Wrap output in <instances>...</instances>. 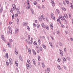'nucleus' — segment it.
Wrapping results in <instances>:
<instances>
[{
    "label": "nucleus",
    "mask_w": 73,
    "mask_h": 73,
    "mask_svg": "<svg viewBox=\"0 0 73 73\" xmlns=\"http://www.w3.org/2000/svg\"><path fill=\"white\" fill-rule=\"evenodd\" d=\"M27 62L29 64L28 65L27 64L26 65L27 66V69H29V68H31V67H32V65H31V64H30V63H31V61H30V60H27Z\"/></svg>",
    "instance_id": "obj_1"
},
{
    "label": "nucleus",
    "mask_w": 73,
    "mask_h": 73,
    "mask_svg": "<svg viewBox=\"0 0 73 73\" xmlns=\"http://www.w3.org/2000/svg\"><path fill=\"white\" fill-rule=\"evenodd\" d=\"M12 7H13V11H15L16 9V5L15 4H13L12 5Z\"/></svg>",
    "instance_id": "obj_2"
},
{
    "label": "nucleus",
    "mask_w": 73,
    "mask_h": 73,
    "mask_svg": "<svg viewBox=\"0 0 73 73\" xmlns=\"http://www.w3.org/2000/svg\"><path fill=\"white\" fill-rule=\"evenodd\" d=\"M59 19H60L62 20H64L65 17L64 16H63V17H62V16H60L59 17Z\"/></svg>",
    "instance_id": "obj_3"
},
{
    "label": "nucleus",
    "mask_w": 73,
    "mask_h": 73,
    "mask_svg": "<svg viewBox=\"0 0 73 73\" xmlns=\"http://www.w3.org/2000/svg\"><path fill=\"white\" fill-rule=\"evenodd\" d=\"M51 1L52 2V6L54 7V6H55V3H54V2L53 0H51Z\"/></svg>",
    "instance_id": "obj_4"
},
{
    "label": "nucleus",
    "mask_w": 73,
    "mask_h": 73,
    "mask_svg": "<svg viewBox=\"0 0 73 73\" xmlns=\"http://www.w3.org/2000/svg\"><path fill=\"white\" fill-rule=\"evenodd\" d=\"M5 58H8V53H6L5 55Z\"/></svg>",
    "instance_id": "obj_5"
},
{
    "label": "nucleus",
    "mask_w": 73,
    "mask_h": 73,
    "mask_svg": "<svg viewBox=\"0 0 73 73\" xmlns=\"http://www.w3.org/2000/svg\"><path fill=\"white\" fill-rule=\"evenodd\" d=\"M51 17L53 19V20H55V18L54 17V15L53 14H52L51 15Z\"/></svg>",
    "instance_id": "obj_6"
},
{
    "label": "nucleus",
    "mask_w": 73,
    "mask_h": 73,
    "mask_svg": "<svg viewBox=\"0 0 73 73\" xmlns=\"http://www.w3.org/2000/svg\"><path fill=\"white\" fill-rule=\"evenodd\" d=\"M19 32V29H17L15 30V34H16L17 33H18Z\"/></svg>",
    "instance_id": "obj_7"
},
{
    "label": "nucleus",
    "mask_w": 73,
    "mask_h": 73,
    "mask_svg": "<svg viewBox=\"0 0 73 73\" xmlns=\"http://www.w3.org/2000/svg\"><path fill=\"white\" fill-rule=\"evenodd\" d=\"M50 26L51 29L53 30V28H54L53 25V24L51 23L50 24Z\"/></svg>",
    "instance_id": "obj_8"
},
{
    "label": "nucleus",
    "mask_w": 73,
    "mask_h": 73,
    "mask_svg": "<svg viewBox=\"0 0 73 73\" xmlns=\"http://www.w3.org/2000/svg\"><path fill=\"white\" fill-rule=\"evenodd\" d=\"M42 27L43 28H46V26L44 25V24L43 23L42 24Z\"/></svg>",
    "instance_id": "obj_9"
},
{
    "label": "nucleus",
    "mask_w": 73,
    "mask_h": 73,
    "mask_svg": "<svg viewBox=\"0 0 73 73\" xmlns=\"http://www.w3.org/2000/svg\"><path fill=\"white\" fill-rule=\"evenodd\" d=\"M42 27L43 28H46V26L44 25V24L43 23L42 24Z\"/></svg>",
    "instance_id": "obj_10"
},
{
    "label": "nucleus",
    "mask_w": 73,
    "mask_h": 73,
    "mask_svg": "<svg viewBox=\"0 0 73 73\" xmlns=\"http://www.w3.org/2000/svg\"><path fill=\"white\" fill-rule=\"evenodd\" d=\"M7 45L9 48H11V46H12V45L10 44L9 42H8L7 43Z\"/></svg>",
    "instance_id": "obj_11"
},
{
    "label": "nucleus",
    "mask_w": 73,
    "mask_h": 73,
    "mask_svg": "<svg viewBox=\"0 0 73 73\" xmlns=\"http://www.w3.org/2000/svg\"><path fill=\"white\" fill-rule=\"evenodd\" d=\"M9 32L10 34L11 35H12V30L11 29H9Z\"/></svg>",
    "instance_id": "obj_12"
},
{
    "label": "nucleus",
    "mask_w": 73,
    "mask_h": 73,
    "mask_svg": "<svg viewBox=\"0 0 73 73\" xmlns=\"http://www.w3.org/2000/svg\"><path fill=\"white\" fill-rule=\"evenodd\" d=\"M27 22H24L23 23V25H24V26H25V25H27Z\"/></svg>",
    "instance_id": "obj_13"
},
{
    "label": "nucleus",
    "mask_w": 73,
    "mask_h": 73,
    "mask_svg": "<svg viewBox=\"0 0 73 73\" xmlns=\"http://www.w3.org/2000/svg\"><path fill=\"white\" fill-rule=\"evenodd\" d=\"M33 63L35 65H36V62L35 61V59H33Z\"/></svg>",
    "instance_id": "obj_14"
},
{
    "label": "nucleus",
    "mask_w": 73,
    "mask_h": 73,
    "mask_svg": "<svg viewBox=\"0 0 73 73\" xmlns=\"http://www.w3.org/2000/svg\"><path fill=\"white\" fill-rule=\"evenodd\" d=\"M70 5L72 9H73V5H72V3H71L70 4Z\"/></svg>",
    "instance_id": "obj_15"
},
{
    "label": "nucleus",
    "mask_w": 73,
    "mask_h": 73,
    "mask_svg": "<svg viewBox=\"0 0 73 73\" xmlns=\"http://www.w3.org/2000/svg\"><path fill=\"white\" fill-rule=\"evenodd\" d=\"M1 37L2 39L3 40V41H4V35H2L1 36Z\"/></svg>",
    "instance_id": "obj_16"
},
{
    "label": "nucleus",
    "mask_w": 73,
    "mask_h": 73,
    "mask_svg": "<svg viewBox=\"0 0 73 73\" xmlns=\"http://www.w3.org/2000/svg\"><path fill=\"white\" fill-rule=\"evenodd\" d=\"M15 52L16 54H18V52H17V50H16V48H15Z\"/></svg>",
    "instance_id": "obj_17"
},
{
    "label": "nucleus",
    "mask_w": 73,
    "mask_h": 73,
    "mask_svg": "<svg viewBox=\"0 0 73 73\" xmlns=\"http://www.w3.org/2000/svg\"><path fill=\"white\" fill-rule=\"evenodd\" d=\"M50 44V45L51 46L52 48H53V46L52 45V42H49Z\"/></svg>",
    "instance_id": "obj_18"
},
{
    "label": "nucleus",
    "mask_w": 73,
    "mask_h": 73,
    "mask_svg": "<svg viewBox=\"0 0 73 73\" xmlns=\"http://www.w3.org/2000/svg\"><path fill=\"white\" fill-rule=\"evenodd\" d=\"M28 52L30 54H31V49L30 48L28 50Z\"/></svg>",
    "instance_id": "obj_19"
},
{
    "label": "nucleus",
    "mask_w": 73,
    "mask_h": 73,
    "mask_svg": "<svg viewBox=\"0 0 73 73\" xmlns=\"http://www.w3.org/2000/svg\"><path fill=\"white\" fill-rule=\"evenodd\" d=\"M17 11L18 12V13H20V11H19V8H17Z\"/></svg>",
    "instance_id": "obj_20"
},
{
    "label": "nucleus",
    "mask_w": 73,
    "mask_h": 73,
    "mask_svg": "<svg viewBox=\"0 0 73 73\" xmlns=\"http://www.w3.org/2000/svg\"><path fill=\"white\" fill-rule=\"evenodd\" d=\"M3 7H1L0 10V12L1 13L3 11Z\"/></svg>",
    "instance_id": "obj_21"
},
{
    "label": "nucleus",
    "mask_w": 73,
    "mask_h": 73,
    "mask_svg": "<svg viewBox=\"0 0 73 73\" xmlns=\"http://www.w3.org/2000/svg\"><path fill=\"white\" fill-rule=\"evenodd\" d=\"M57 67L58 68L59 70H61V67H60V65H58Z\"/></svg>",
    "instance_id": "obj_22"
},
{
    "label": "nucleus",
    "mask_w": 73,
    "mask_h": 73,
    "mask_svg": "<svg viewBox=\"0 0 73 73\" xmlns=\"http://www.w3.org/2000/svg\"><path fill=\"white\" fill-rule=\"evenodd\" d=\"M62 9L64 11H66V8H65L64 7H62Z\"/></svg>",
    "instance_id": "obj_23"
},
{
    "label": "nucleus",
    "mask_w": 73,
    "mask_h": 73,
    "mask_svg": "<svg viewBox=\"0 0 73 73\" xmlns=\"http://www.w3.org/2000/svg\"><path fill=\"white\" fill-rule=\"evenodd\" d=\"M46 27L47 30H49V26L48 25H46Z\"/></svg>",
    "instance_id": "obj_24"
},
{
    "label": "nucleus",
    "mask_w": 73,
    "mask_h": 73,
    "mask_svg": "<svg viewBox=\"0 0 73 73\" xmlns=\"http://www.w3.org/2000/svg\"><path fill=\"white\" fill-rule=\"evenodd\" d=\"M33 43V41L32 40H30L29 42V44H32Z\"/></svg>",
    "instance_id": "obj_25"
},
{
    "label": "nucleus",
    "mask_w": 73,
    "mask_h": 73,
    "mask_svg": "<svg viewBox=\"0 0 73 73\" xmlns=\"http://www.w3.org/2000/svg\"><path fill=\"white\" fill-rule=\"evenodd\" d=\"M65 17L66 18V19H68V15L66 14H64Z\"/></svg>",
    "instance_id": "obj_26"
},
{
    "label": "nucleus",
    "mask_w": 73,
    "mask_h": 73,
    "mask_svg": "<svg viewBox=\"0 0 73 73\" xmlns=\"http://www.w3.org/2000/svg\"><path fill=\"white\" fill-rule=\"evenodd\" d=\"M42 46L44 49H46V46L44 45L43 44Z\"/></svg>",
    "instance_id": "obj_27"
},
{
    "label": "nucleus",
    "mask_w": 73,
    "mask_h": 73,
    "mask_svg": "<svg viewBox=\"0 0 73 73\" xmlns=\"http://www.w3.org/2000/svg\"><path fill=\"white\" fill-rule=\"evenodd\" d=\"M36 27L37 28H40V24H37L36 25Z\"/></svg>",
    "instance_id": "obj_28"
},
{
    "label": "nucleus",
    "mask_w": 73,
    "mask_h": 73,
    "mask_svg": "<svg viewBox=\"0 0 73 73\" xmlns=\"http://www.w3.org/2000/svg\"><path fill=\"white\" fill-rule=\"evenodd\" d=\"M33 44L35 45H37V42L36 41H35Z\"/></svg>",
    "instance_id": "obj_29"
},
{
    "label": "nucleus",
    "mask_w": 73,
    "mask_h": 73,
    "mask_svg": "<svg viewBox=\"0 0 73 73\" xmlns=\"http://www.w3.org/2000/svg\"><path fill=\"white\" fill-rule=\"evenodd\" d=\"M19 58L20 60H21V61H23V59L21 58V56H19Z\"/></svg>",
    "instance_id": "obj_30"
},
{
    "label": "nucleus",
    "mask_w": 73,
    "mask_h": 73,
    "mask_svg": "<svg viewBox=\"0 0 73 73\" xmlns=\"http://www.w3.org/2000/svg\"><path fill=\"white\" fill-rule=\"evenodd\" d=\"M6 64L7 66H9V62H8V61H7L6 62Z\"/></svg>",
    "instance_id": "obj_31"
},
{
    "label": "nucleus",
    "mask_w": 73,
    "mask_h": 73,
    "mask_svg": "<svg viewBox=\"0 0 73 73\" xmlns=\"http://www.w3.org/2000/svg\"><path fill=\"white\" fill-rule=\"evenodd\" d=\"M63 60L64 61H63V63H64L65 62L64 61H66V59H65V58H63Z\"/></svg>",
    "instance_id": "obj_32"
},
{
    "label": "nucleus",
    "mask_w": 73,
    "mask_h": 73,
    "mask_svg": "<svg viewBox=\"0 0 73 73\" xmlns=\"http://www.w3.org/2000/svg\"><path fill=\"white\" fill-rule=\"evenodd\" d=\"M58 62H60L61 61V58H59L58 60Z\"/></svg>",
    "instance_id": "obj_33"
},
{
    "label": "nucleus",
    "mask_w": 73,
    "mask_h": 73,
    "mask_svg": "<svg viewBox=\"0 0 73 73\" xmlns=\"http://www.w3.org/2000/svg\"><path fill=\"white\" fill-rule=\"evenodd\" d=\"M13 41L12 40V39H10L9 40V42H11V43H12Z\"/></svg>",
    "instance_id": "obj_34"
},
{
    "label": "nucleus",
    "mask_w": 73,
    "mask_h": 73,
    "mask_svg": "<svg viewBox=\"0 0 73 73\" xmlns=\"http://www.w3.org/2000/svg\"><path fill=\"white\" fill-rule=\"evenodd\" d=\"M31 11L32 13V14H33L34 12V11H33V9H31Z\"/></svg>",
    "instance_id": "obj_35"
},
{
    "label": "nucleus",
    "mask_w": 73,
    "mask_h": 73,
    "mask_svg": "<svg viewBox=\"0 0 73 73\" xmlns=\"http://www.w3.org/2000/svg\"><path fill=\"white\" fill-rule=\"evenodd\" d=\"M42 67H43V68H44L45 67V65L43 63H42Z\"/></svg>",
    "instance_id": "obj_36"
},
{
    "label": "nucleus",
    "mask_w": 73,
    "mask_h": 73,
    "mask_svg": "<svg viewBox=\"0 0 73 73\" xmlns=\"http://www.w3.org/2000/svg\"><path fill=\"white\" fill-rule=\"evenodd\" d=\"M15 63L16 66H19V65H18V63H17V62L16 61H15Z\"/></svg>",
    "instance_id": "obj_37"
},
{
    "label": "nucleus",
    "mask_w": 73,
    "mask_h": 73,
    "mask_svg": "<svg viewBox=\"0 0 73 73\" xmlns=\"http://www.w3.org/2000/svg\"><path fill=\"white\" fill-rule=\"evenodd\" d=\"M27 3L28 5H29V1H27Z\"/></svg>",
    "instance_id": "obj_38"
},
{
    "label": "nucleus",
    "mask_w": 73,
    "mask_h": 73,
    "mask_svg": "<svg viewBox=\"0 0 73 73\" xmlns=\"http://www.w3.org/2000/svg\"><path fill=\"white\" fill-rule=\"evenodd\" d=\"M17 23L18 24H19V19H17Z\"/></svg>",
    "instance_id": "obj_39"
},
{
    "label": "nucleus",
    "mask_w": 73,
    "mask_h": 73,
    "mask_svg": "<svg viewBox=\"0 0 73 73\" xmlns=\"http://www.w3.org/2000/svg\"><path fill=\"white\" fill-rule=\"evenodd\" d=\"M65 1L66 2V3L68 4H69V1L68 0H65Z\"/></svg>",
    "instance_id": "obj_40"
},
{
    "label": "nucleus",
    "mask_w": 73,
    "mask_h": 73,
    "mask_svg": "<svg viewBox=\"0 0 73 73\" xmlns=\"http://www.w3.org/2000/svg\"><path fill=\"white\" fill-rule=\"evenodd\" d=\"M34 5H37V2L35 1L34 2Z\"/></svg>",
    "instance_id": "obj_41"
},
{
    "label": "nucleus",
    "mask_w": 73,
    "mask_h": 73,
    "mask_svg": "<svg viewBox=\"0 0 73 73\" xmlns=\"http://www.w3.org/2000/svg\"><path fill=\"white\" fill-rule=\"evenodd\" d=\"M27 28L28 31H30V28H29V26H27Z\"/></svg>",
    "instance_id": "obj_42"
},
{
    "label": "nucleus",
    "mask_w": 73,
    "mask_h": 73,
    "mask_svg": "<svg viewBox=\"0 0 73 73\" xmlns=\"http://www.w3.org/2000/svg\"><path fill=\"white\" fill-rule=\"evenodd\" d=\"M38 42L39 44H41V43L40 42H41V40H40V39H38Z\"/></svg>",
    "instance_id": "obj_43"
},
{
    "label": "nucleus",
    "mask_w": 73,
    "mask_h": 73,
    "mask_svg": "<svg viewBox=\"0 0 73 73\" xmlns=\"http://www.w3.org/2000/svg\"><path fill=\"white\" fill-rule=\"evenodd\" d=\"M38 60L39 61H40V60H41V59H40V56H38Z\"/></svg>",
    "instance_id": "obj_44"
},
{
    "label": "nucleus",
    "mask_w": 73,
    "mask_h": 73,
    "mask_svg": "<svg viewBox=\"0 0 73 73\" xmlns=\"http://www.w3.org/2000/svg\"><path fill=\"white\" fill-rule=\"evenodd\" d=\"M15 16V15L13 14V16H12V19L13 20L14 19V16Z\"/></svg>",
    "instance_id": "obj_45"
},
{
    "label": "nucleus",
    "mask_w": 73,
    "mask_h": 73,
    "mask_svg": "<svg viewBox=\"0 0 73 73\" xmlns=\"http://www.w3.org/2000/svg\"><path fill=\"white\" fill-rule=\"evenodd\" d=\"M41 17H42V18L44 20H45V18L44 17V16L43 15H41Z\"/></svg>",
    "instance_id": "obj_46"
},
{
    "label": "nucleus",
    "mask_w": 73,
    "mask_h": 73,
    "mask_svg": "<svg viewBox=\"0 0 73 73\" xmlns=\"http://www.w3.org/2000/svg\"><path fill=\"white\" fill-rule=\"evenodd\" d=\"M38 8L39 9H41V7L39 5H38Z\"/></svg>",
    "instance_id": "obj_47"
},
{
    "label": "nucleus",
    "mask_w": 73,
    "mask_h": 73,
    "mask_svg": "<svg viewBox=\"0 0 73 73\" xmlns=\"http://www.w3.org/2000/svg\"><path fill=\"white\" fill-rule=\"evenodd\" d=\"M9 62H12V59L11 58L9 59Z\"/></svg>",
    "instance_id": "obj_48"
},
{
    "label": "nucleus",
    "mask_w": 73,
    "mask_h": 73,
    "mask_svg": "<svg viewBox=\"0 0 73 73\" xmlns=\"http://www.w3.org/2000/svg\"><path fill=\"white\" fill-rule=\"evenodd\" d=\"M61 26L62 28H64V25H61Z\"/></svg>",
    "instance_id": "obj_49"
},
{
    "label": "nucleus",
    "mask_w": 73,
    "mask_h": 73,
    "mask_svg": "<svg viewBox=\"0 0 73 73\" xmlns=\"http://www.w3.org/2000/svg\"><path fill=\"white\" fill-rule=\"evenodd\" d=\"M13 23L12 22H9V24L10 25H11V24H12Z\"/></svg>",
    "instance_id": "obj_50"
},
{
    "label": "nucleus",
    "mask_w": 73,
    "mask_h": 73,
    "mask_svg": "<svg viewBox=\"0 0 73 73\" xmlns=\"http://www.w3.org/2000/svg\"><path fill=\"white\" fill-rule=\"evenodd\" d=\"M63 3L64 4V5H66V3H65V1H63Z\"/></svg>",
    "instance_id": "obj_51"
},
{
    "label": "nucleus",
    "mask_w": 73,
    "mask_h": 73,
    "mask_svg": "<svg viewBox=\"0 0 73 73\" xmlns=\"http://www.w3.org/2000/svg\"><path fill=\"white\" fill-rule=\"evenodd\" d=\"M18 16V14L16 13L15 14V17H17Z\"/></svg>",
    "instance_id": "obj_52"
},
{
    "label": "nucleus",
    "mask_w": 73,
    "mask_h": 73,
    "mask_svg": "<svg viewBox=\"0 0 73 73\" xmlns=\"http://www.w3.org/2000/svg\"><path fill=\"white\" fill-rule=\"evenodd\" d=\"M10 12L11 13H13V10H12V9H11L10 10Z\"/></svg>",
    "instance_id": "obj_53"
},
{
    "label": "nucleus",
    "mask_w": 73,
    "mask_h": 73,
    "mask_svg": "<svg viewBox=\"0 0 73 73\" xmlns=\"http://www.w3.org/2000/svg\"><path fill=\"white\" fill-rule=\"evenodd\" d=\"M57 34H58V35L60 34V31H58L57 32Z\"/></svg>",
    "instance_id": "obj_54"
},
{
    "label": "nucleus",
    "mask_w": 73,
    "mask_h": 73,
    "mask_svg": "<svg viewBox=\"0 0 73 73\" xmlns=\"http://www.w3.org/2000/svg\"><path fill=\"white\" fill-rule=\"evenodd\" d=\"M9 63L10 65H12V62H9Z\"/></svg>",
    "instance_id": "obj_55"
},
{
    "label": "nucleus",
    "mask_w": 73,
    "mask_h": 73,
    "mask_svg": "<svg viewBox=\"0 0 73 73\" xmlns=\"http://www.w3.org/2000/svg\"><path fill=\"white\" fill-rule=\"evenodd\" d=\"M69 16L70 18V19H71V15H70V14L69 13Z\"/></svg>",
    "instance_id": "obj_56"
},
{
    "label": "nucleus",
    "mask_w": 73,
    "mask_h": 73,
    "mask_svg": "<svg viewBox=\"0 0 73 73\" xmlns=\"http://www.w3.org/2000/svg\"><path fill=\"white\" fill-rule=\"evenodd\" d=\"M39 20L40 21H42V18H41V17H40Z\"/></svg>",
    "instance_id": "obj_57"
},
{
    "label": "nucleus",
    "mask_w": 73,
    "mask_h": 73,
    "mask_svg": "<svg viewBox=\"0 0 73 73\" xmlns=\"http://www.w3.org/2000/svg\"><path fill=\"white\" fill-rule=\"evenodd\" d=\"M42 48H40V51H42Z\"/></svg>",
    "instance_id": "obj_58"
},
{
    "label": "nucleus",
    "mask_w": 73,
    "mask_h": 73,
    "mask_svg": "<svg viewBox=\"0 0 73 73\" xmlns=\"http://www.w3.org/2000/svg\"><path fill=\"white\" fill-rule=\"evenodd\" d=\"M59 44L60 45V46H61V45H62V43L60 42H59Z\"/></svg>",
    "instance_id": "obj_59"
},
{
    "label": "nucleus",
    "mask_w": 73,
    "mask_h": 73,
    "mask_svg": "<svg viewBox=\"0 0 73 73\" xmlns=\"http://www.w3.org/2000/svg\"><path fill=\"white\" fill-rule=\"evenodd\" d=\"M28 37L29 40H30V38L31 37V36H30V35H28Z\"/></svg>",
    "instance_id": "obj_60"
},
{
    "label": "nucleus",
    "mask_w": 73,
    "mask_h": 73,
    "mask_svg": "<svg viewBox=\"0 0 73 73\" xmlns=\"http://www.w3.org/2000/svg\"><path fill=\"white\" fill-rule=\"evenodd\" d=\"M33 53L34 55H36V51L34 52Z\"/></svg>",
    "instance_id": "obj_61"
},
{
    "label": "nucleus",
    "mask_w": 73,
    "mask_h": 73,
    "mask_svg": "<svg viewBox=\"0 0 73 73\" xmlns=\"http://www.w3.org/2000/svg\"><path fill=\"white\" fill-rule=\"evenodd\" d=\"M8 29H11V27H8Z\"/></svg>",
    "instance_id": "obj_62"
},
{
    "label": "nucleus",
    "mask_w": 73,
    "mask_h": 73,
    "mask_svg": "<svg viewBox=\"0 0 73 73\" xmlns=\"http://www.w3.org/2000/svg\"><path fill=\"white\" fill-rule=\"evenodd\" d=\"M46 20L47 21H48V17H46Z\"/></svg>",
    "instance_id": "obj_63"
},
{
    "label": "nucleus",
    "mask_w": 73,
    "mask_h": 73,
    "mask_svg": "<svg viewBox=\"0 0 73 73\" xmlns=\"http://www.w3.org/2000/svg\"><path fill=\"white\" fill-rule=\"evenodd\" d=\"M46 73H49V72L48 70L46 71Z\"/></svg>",
    "instance_id": "obj_64"
}]
</instances>
